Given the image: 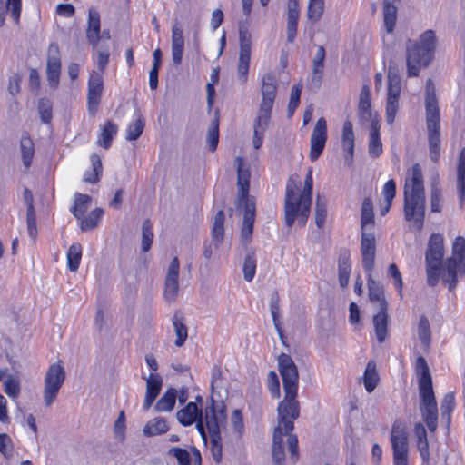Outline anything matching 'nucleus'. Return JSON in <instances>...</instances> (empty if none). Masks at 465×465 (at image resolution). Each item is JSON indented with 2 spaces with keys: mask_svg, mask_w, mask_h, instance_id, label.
Returning <instances> with one entry per match:
<instances>
[{
  "mask_svg": "<svg viewBox=\"0 0 465 465\" xmlns=\"http://www.w3.org/2000/svg\"><path fill=\"white\" fill-rule=\"evenodd\" d=\"M171 48H184L183 30L182 25L175 21L172 25Z\"/></svg>",
  "mask_w": 465,
  "mask_h": 465,
  "instance_id": "obj_54",
  "label": "nucleus"
},
{
  "mask_svg": "<svg viewBox=\"0 0 465 465\" xmlns=\"http://www.w3.org/2000/svg\"><path fill=\"white\" fill-rule=\"evenodd\" d=\"M144 128V119L138 114L134 121L129 124L126 129V139L135 141L143 133Z\"/></svg>",
  "mask_w": 465,
  "mask_h": 465,
  "instance_id": "obj_48",
  "label": "nucleus"
},
{
  "mask_svg": "<svg viewBox=\"0 0 465 465\" xmlns=\"http://www.w3.org/2000/svg\"><path fill=\"white\" fill-rule=\"evenodd\" d=\"M22 9V0H0V27L5 25L6 15H10L15 24H18Z\"/></svg>",
  "mask_w": 465,
  "mask_h": 465,
  "instance_id": "obj_27",
  "label": "nucleus"
},
{
  "mask_svg": "<svg viewBox=\"0 0 465 465\" xmlns=\"http://www.w3.org/2000/svg\"><path fill=\"white\" fill-rule=\"evenodd\" d=\"M169 453L176 458L179 465H201V453L193 447L190 451L179 447L171 448Z\"/></svg>",
  "mask_w": 465,
  "mask_h": 465,
  "instance_id": "obj_25",
  "label": "nucleus"
},
{
  "mask_svg": "<svg viewBox=\"0 0 465 465\" xmlns=\"http://www.w3.org/2000/svg\"><path fill=\"white\" fill-rule=\"evenodd\" d=\"M262 101L254 124V135L252 144L259 149L263 141L264 132L269 125L272 106L276 98L277 81L275 76L269 73L262 79Z\"/></svg>",
  "mask_w": 465,
  "mask_h": 465,
  "instance_id": "obj_4",
  "label": "nucleus"
},
{
  "mask_svg": "<svg viewBox=\"0 0 465 465\" xmlns=\"http://www.w3.org/2000/svg\"><path fill=\"white\" fill-rule=\"evenodd\" d=\"M425 107L430 157L436 163L440 155V112L435 86L430 79L426 82Z\"/></svg>",
  "mask_w": 465,
  "mask_h": 465,
  "instance_id": "obj_7",
  "label": "nucleus"
},
{
  "mask_svg": "<svg viewBox=\"0 0 465 465\" xmlns=\"http://www.w3.org/2000/svg\"><path fill=\"white\" fill-rule=\"evenodd\" d=\"M177 398V391L173 388L168 389L158 400L154 406L157 412H169L173 411Z\"/></svg>",
  "mask_w": 465,
  "mask_h": 465,
  "instance_id": "obj_35",
  "label": "nucleus"
},
{
  "mask_svg": "<svg viewBox=\"0 0 465 465\" xmlns=\"http://www.w3.org/2000/svg\"><path fill=\"white\" fill-rule=\"evenodd\" d=\"M401 93V77L393 73L388 74L387 94L385 103V119L388 124H394L400 109V95Z\"/></svg>",
  "mask_w": 465,
  "mask_h": 465,
  "instance_id": "obj_12",
  "label": "nucleus"
},
{
  "mask_svg": "<svg viewBox=\"0 0 465 465\" xmlns=\"http://www.w3.org/2000/svg\"><path fill=\"white\" fill-rule=\"evenodd\" d=\"M380 127L379 120L376 117L371 118L368 152L373 158L380 156L383 151L382 143L380 138Z\"/></svg>",
  "mask_w": 465,
  "mask_h": 465,
  "instance_id": "obj_26",
  "label": "nucleus"
},
{
  "mask_svg": "<svg viewBox=\"0 0 465 465\" xmlns=\"http://www.w3.org/2000/svg\"><path fill=\"white\" fill-rule=\"evenodd\" d=\"M324 10V0H310L308 5L307 16L309 20L315 23L320 20Z\"/></svg>",
  "mask_w": 465,
  "mask_h": 465,
  "instance_id": "obj_51",
  "label": "nucleus"
},
{
  "mask_svg": "<svg viewBox=\"0 0 465 465\" xmlns=\"http://www.w3.org/2000/svg\"><path fill=\"white\" fill-rule=\"evenodd\" d=\"M46 73L49 85L54 89L57 88L61 73L60 52L57 45L52 44L48 48Z\"/></svg>",
  "mask_w": 465,
  "mask_h": 465,
  "instance_id": "obj_20",
  "label": "nucleus"
},
{
  "mask_svg": "<svg viewBox=\"0 0 465 465\" xmlns=\"http://www.w3.org/2000/svg\"><path fill=\"white\" fill-rule=\"evenodd\" d=\"M419 391L421 400L420 411L430 431H435L438 424V409L432 388L429 367L423 357H418L415 364Z\"/></svg>",
  "mask_w": 465,
  "mask_h": 465,
  "instance_id": "obj_3",
  "label": "nucleus"
},
{
  "mask_svg": "<svg viewBox=\"0 0 465 465\" xmlns=\"http://www.w3.org/2000/svg\"><path fill=\"white\" fill-rule=\"evenodd\" d=\"M86 38L94 48H96L101 39L100 15L94 9H90L86 29Z\"/></svg>",
  "mask_w": 465,
  "mask_h": 465,
  "instance_id": "obj_24",
  "label": "nucleus"
},
{
  "mask_svg": "<svg viewBox=\"0 0 465 465\" xmlns=\"http://www.w3.org/2000/svg\"><path fill=\"white\" fill-rule=\"evenodd\" d=\"M436 48L434 31L427 30L417 41H409L407 49V70L409 76H417L422 67L428 66L433 57Z\"/></svg>",
  "mask_w": 465,
  "mask_h": 465,
  "instance_id": "obj_6",
  "label": "nucleus"
},
{
  "mask_svg": "<svg viewBox=\"0 0 465 465\" xmlns=\"http://www.w3.org/2000/svg\"><path fill=\"white\" fill-rule=\"evenodd\" d=\"M240 50L237 63V79L240 83L245 84L248 81V73L252 54V35L249 30L241 25L239 28Z\"/></svg>",
  "mask_w": 465,
  "mask_h": 465,
  "instance_id": "obj_13",
  "label": "nucleus"
},
{
  "mask_svg": "<svg viewBox=\"0 0 465 465\" xmlns=\"http://www.w3.org/2000/svg\"><path fill=\"white\" fill-rule=\"evenodd\" d=\"M224 213L223 211L220 210L216 213L213 223V229H212V237L213 241L214 242L215 247H218V244L223 241V233H224Z\"/></svg>",
  "mask_w": 465,
  "mask_h": 465,
  "instance_id": "obj_44",
  "label": "nucleus"
},
{
  "mask_svg": "<svg viewBox=\"0 0 465 465\" xmlns=\"http://www.w3.org/2000/svg\"><path fill=\"white\" fill-rule=\"evenodd\" d=\"M201 416L202 409L195 402H189L176 414L178 421L183 426H190L194 422H198Z\"/></svg>",
  "mask_w": 465,
  "mask_h": 465,
  "instance_id": "obj_28",
  "label": "nucleus"
},
{
  "mask_svg": "<svg viewBox=\"0 0 465 465\" xmlns=\"http://www.w3.org/2000/svg\"><path fill=\"white\" fill-rule=\"evenodd\" d=\"M350 254L348 252L341 253L338 261L339 282L341 287L344 288L348 285L351 273Z\"/></svg>",
  "mask_w": 465,
  "mask_h": 465,
  "instance_id": "obj_38",
  "label": "nucleus"
},
{
  "mask_svg": "<svg viewBox=\"0 0 465 465\" xmlns=\"http://www.w3.org/2000/svg\"><path fill=\"white\" fill-rule=\"evenodd\" d=\"M256 272V259L254 254H248L243 262V276L247 282H252Z\"/></svg>",
  "mask_w": 465,
  "mask_h": 465,
  "instance_id": "obj_57",
  "label": "nucleus"
},
{
  "mask_svg": "<svg viewBox=\"0 0 465 465\" xmlns=\"http://www.w3.org/2000/svg\"><path fill=\"white\" fill-rule=\"evenodd\" d=\"M403 212L410 227L421 230L425 218V195H404Z\"/></svg>",
  "mask_w": 465,
  "mask_h": 465,
  "instance_id": "obj_14",
  "label": "nucleus"
},
{
  "mask_svg": "<svg viewBox=\"0 0 465 465\" xmlns=\"http://www.w3.org/2000/svg\"><path fill=\"white\" fill-rule=\"evenodd\" d=\"M163 385V379L158 373H150L146 379V391L143 408L147 411L159 395Z\"/></svg>",
  "mask_w": 465,
  "mask_h": 465,
  "instance_id": "obj_23",
  "label": "nucleus"
},
{
  "mask_svg": "<svg viewBox=\"0 0 465 465\" xmlns=\"http://www.w3.org/2000/svg\"><path fill=\"white\" fill-rule=\"evenodd\" d=\"M92 170L86 171L84 174V182L88 183H95L100 180L103 167L101 159L97 154H92L90 157Z\"/></svg>",
  "mask_w": 465,
  "mask_h": 465,
  "instance_id": "obj_41",
  "label": "nucleus"
},
{
  "mask_svg": "<svg viewBox=\"0 0 465 465\" xmlns=\"http://www.w3.org/2000/svg\"><path fill=\"white\" fill-rule=\"evenodd\" d=\"M153 239V233L152 231V224L149 221H145L143 223L142 228V249L143 252L149 251L151 248Z\"/></svg>",
  "mask_w": 465,
  "mask_h": 465,
  "instance_id": "obj_58",
  "label": "nucleus"
},
{
  "mask_svg": "<svg viewBox=\"0 0 465 465\" xmlns=\"http://www.w3.org/2000/svg\"><path fill=\"white\" fill-rule=\"evenodd\" d=\"M361 223L362 231H367V227L373 223L372 203L370 199H365L362 203Z\"/></svg>",
  "mask_w": 465,
  "mask_h": 465,
  "instance_id": "obj_52",
  "label": "nucleus"
},
{
  "mask_svg": "<svg viewBox=\"0 0 465 465\" xmlns=\"http://www.w3.org/2000/svg\"><path fill=\"white\" fill-rule=\"evenodd\" d=\"M465 274V238L458 236L452 243V253L444 262L442 281L453 291L458 275Z\"/></svg>",
  "mask_w": 465,
  "mask_h": 465,
  "instance_id": "obj_9",
  "label": "nucleus"
},
{
  "mask_svg": "<svg viewBox=\"0 0 465 465\" xmlns=\"http://www.w3.org/2000/svg\"><path fill=\"white\" fill-rule=\"evenodd\" d=\"M64 380V367L59 362L50 365L44 381L43 399L45 406H50L56 400Z\"/></svg>",
  "mask_w": 465,
  "mask_h": 465,
  "instance_id": "obj_10",
  "label": "nucleus"
},
{
  "mask_svg": "<svg viewBox=\"0 0 465 465\" xmlns=\"http://www.w3.org/2000/svg\"><path fill=\"white\" fill-rule=\"evenodd\" d=\"M302 93V85L301 84H295L292 88L290 101L288 104V116L292 117L294 111L298 107L300 104V97Z\"/></svg>",
  "mask_w": 465,
  "mask_h": 465,
  "instance_id": "obj_59",
  "label": "nucleus"
},
{
  "mask_svg": "<svg viewBox=\"0 0 465 465\" xmlns=\"http://www.w3.org/2000/svg\"><path fill=\"white\" fill-rule=\"evenodd\" d=\"M359 114L361 118H371V91L368 85H363L360 94Z\"/></svg>",
  "mask_w": 465,
  "mask_h": 465,
  "instance_id": "obj_42",
  "label": "nucleus"
},
{
  "mask_svg": "<svg viewBox=\"0 0 465 465\" xmlns=\"http://www.w3.org/2000/svg\"><path fill=\"white\" fill-rule=\"evenodd\" d=\"M225 419L224 411L215 410L213 403H212V406L205 409L204 417L201 416L196 423V428L203 438H205V430H207L210 437L219 436L221 428L224 426Z\"/></svg>",
  "mask_w": 465,
  "mask_h": 465,
  "instance_id": "obj_15",
  "label": "nucleus"
},
{
  "mask_svg": "<svg viewBox=\"0 0 465 465\" xmlns=\"http://www.w3.org/2000/svg\"><path fill=\"white\" fill-rule=\"evenodd\" d=\"M325 60V49L320 45L314 54L312 61V80L313 83L319 84L322 78Z\"/></svg>",
  "mask_w": 465,
  "mask_h": 465,
  "instance_id": "obj_34",
  "label": "nucleus"
},
{
  "mask_svg": "<svg viewBox=\"0 0 465 465\" xmlns=\"http://www.w3.org/2000/svg\"><path fill=\"white\" fill-rule=\"evenodd\" d=\"M354 133L352 124L345 121L342 127L341 145L345 152V161L351 163L354 153Z\"/></svg>",
  "mask_w": 465,
  "mask_h": 465,
  "instance_id": "obj_29",
  "label": "nucleus"
},
{
  "mask_svg": "<svg viewBox=\"0 0 465 465\" xmlns=\"http://www.w3.org/2000/svg\"><path fill=\"white\" fill-rule=\"evenodd\" d=\"M399 0H384L383 2V18L386 31L392 33L396 19H397V7L395 3Z\"/></svg>",
  "mask_w": 465,
  "mask_h": 465,
  "instance_id": "obj_33",
  "label": "nucleus"
},
{
  "mask_svg": "<svg viewBox=\"0 0 465 465\" xmlns=\"http://www.w3.org/2000/svg\"><path fill=\"white\" fill-rule=\"evenodd\" d=\"M379 380L380 378L376 369V363L373 361H370L366 365L365 371L362 376L365 390L368 392L373 391L379 382Z\"/></svg>",
  "mask_w": 465,
  "mask_h": 465,
  "instance_id": "obj_36",
  "label": "nucleus"
},
{
  "mask_svg": "<svg viewBox=\"0 0 465 465\" xmlns=\"http://www.w3.org/2000/svg\"><path fill=\"white\" fill-rule=\"evenodd\" d=\"M235 164L237 166L238 180V198L236 204L239 209H244L242 227V237L245 242H248L252 234L253 223L255 217L254 203L248 198L250 185V171L248 166L244 163L243 159L240 156L236 157Z\"/></svg>",
  "mask_w": 465,
  "mask_h": 465,
  "instance_id": "obj_5",
  "label": "nucleus"
},
{
  "mask_svg": "<svg viewBox=\"0 0 465 465\" xmlns=\"http://www.w3.org/2000/svg\"><path fill=\"white\" fill-rule=\"evenodd\" d=\"M425 195L422 169L414 163L406 172L403 195Z\"/></svg>",
  "mask_w": 465,
  "mask_h": 465,
  "instance_id": "obj_18",
  "label": "nucleus"
},
{
  "mask_svg": "<svg viewBox=\"0 0 465 465\" xmlns=\"http://www.w3.org/2000/svg\"><path fill=\"white\" fill-rule=\"evenodd\" d=\"M327 141V123L323 117L316 122L310 141V159L316 161L322 154Z\"/></svg>",
  "mask_w": 465,
  "mask_h": 465,
  "instance_id": "obj_19",
  "label": "nucleus"
},
{
  "mask_svg": "<svg viewBox=\"0 0 465 465\" xmlns=\"http://www.w3.org/2000/svg\"><path fill=\"white\" fill-rule=\"evenodd\" d=\"M82 257V246L79 243L71 245L67 252L68 267L72 272H75L80 265Z\"/></svg>",
  "mask_w": 465,
  "mask_h": 465,
  "instance_id": "obj_50",
  "label": "nucleus"
},
{
  "mask_svg": "<svg viewBox=\"0 0 465 465\" xmlns=\"http://www.w3.org/2000/svg\"><path fill=\"white\" fill-rule=\"evenodd\" d=\"M417 333L422 347L427 349L430 342V327L429 321L424 316L420 317V319Z\"/></svg>",
  "mask_w": 465,
  "mask_h": 465,
  "instance_id": "obj_49",
  "label": "nucleus"
},
{
  "mask_svg": "<svg viewBox=\"0 0 465 465\" xmlns=\"http://www.w3.org/2000/svg\"><path fill=\"white\" fill-rule=\"evenodd\" d=\"M219 141V128L217 122H213L209 127L207 143L212 152L215 151Z\"/></svg>",
  "mask_w": 465,
  "mask_h": 465,
  "instance_id": "obj_62",
  "label": "nucleus"
},
{
  "mask_svg": "<svg viewBox=\"0 0 465 465\" xmlns=\"http://www.w3.org/2000/svg\"><path fill=\"white\" fill-rule=\"evenodd\" d=\"M430 205L432 213H440L443 206L442 192L438 183L431 184Z\"/></svg>",
  "mask_w": 465,
  "mask_h": 465,
  "instance_id": "obj_46",
  "label": "nucleus"
},
{
  "mask_svg": "<svg viewBox=\"0 0 465 465\" xmlns=\"http://www.w3.org/2000/svg\"><path fill=\"white\" fill-rule=\"evenodd\" d=\"M444 237L441 233H432L428 241L425 252L427 282L435 286L440 274H443Z\"/></svg>",
  "mask_w": 465,
  "mask_h": 465,
  "instance_id": "obj_8",
  "label": "nucleus"
},
{
  "mask_svg": "<svg viewBox=\"0 0 465 465\" xmlns=\"http://www.w3.org/2000/svg\"><path fill=\"white\" fill-rule=\"evenodd\" d=\"M297 393L284 391V399L279 403L278 422L274 429L272 438V459L275 464L280 465L284 460V438L293 461L298 459V440L291 434L293 430V422L300 415V405L297 401Z\"/></svg>",
  "mask_w": 465,
  "mask_h": 465,
  "instance_id": "obj_1",
  "label": "nucleus"
},
{
  "mask_svg": "<svg viewBox=\"0 0 465 465\" xmlns=\"http://www.w3.org/2000/svg\"><path fill=\"white\" fill-rule=\"evenodd\" d=\"M278 365L284 391L298 392V371L292 359L282 353L279 356Z\"/></svg>",
  "mask_w": 465,
  "mask_h": 465,
  "instance_id": "obj_16",
  "label": "nucleus"
},
{
  "mask_svg": "<svg viewBox=\"0 0 465 465\" xmlns=\"http://www.w3.org/2000/svg\"><path fill=\"white\" fill-rule=\"evenodd\" d=\"M391 443L393 451V465H409V444L406 426L395 422L391 429Z\"/></svg>",
  "mask_w": 465,
  "mask_h": 465,
  "instance_id": "obj_11",
  "label": "nucleus"
},
{
  "mask_svg": "<svg viewBox=\"0 0 465 465\" xmlns=\"http://www.w3.org/2000/svg\"><path fill=\"white\" fill-rule=\"evenodd\" d=\"M388 322L389 317L387 310H380V312L373 317L375 334L379 342H383L387 338Z\"/></svg>",
  "mask_w": 465,
  "mask_h": 465,
  "instance_id": "obj_31",
  "label": "nucleus"
},
{
  "mask_svg": "<svg viewBox=\"0 0 465 465\" xmlns=\"http://www.w3.org/2000/svg\"><path fill=\"white\" fill-rule=\"evenodd\" d=\"M4 391L11 399H16L20 394V381L14 376H8L4 381Z\"/></svg>",
  "mask_w": 465,
  "mask_h": 465,
  "instance_id": "obj_53",
  "label": "nucleus"
},
{
  "mask_svg": "<svg viewBox=\"0 0 465 465\" xmlns=\"http://www.w3.org/2000/svg\"><path fill=\"white\" fill-rule=\"evenodd\" d=\"M126 419L124 411H121L114 421V438L122 442L125 439V430H126Z\"/></svg>",
  "mask_w": 465,
  "mask_h": 465,
  "instance_id": "obj_56",
  "label": "nucleus"
},
{
  "mask_svg": "<svg viewBox=\"0 0 465 465\" xmlns=\"http://www.w3.org/2000/svg\"><path fill=\"white\" fill-rule=\"evenodd\" d=\"M312 169L309 168L303 184L299 176L292 175L286 183L284 197V221L291 228L296 222L304 226L310 215L312 197Z\"/></svg>",
  "mask_w": 465,
  "mask_h": 465,
  "instance_id": "obj_2",
  "label": "nucleus"
},
{
  "mask_svg": "<svg viewBox=\"0 0 465 465\" xmlns=\"http://www.w3.org/2000/svg\"><path fill=\"white\" fill-rule=\"evenodd\" d=\"M180 262L177 257H173L167 268L164 281L163 296L169 302L176 301L179 292Z\"/></svg>",
  "mask_w": 465,
  "mask_h": 465,
  "instance_id": "obj_17",
  "label": "nucleus"
},
{
  "mask_svg": "<svg viewBox=\"0 0 465 465\" xmlns=\"http://www.w3.org/2000/svg\"><path fill=\"white\" fill-rule=\"evenodd\" d=\"M104 211L101 208L94 209L86 217H81L79 220V225L82 231H90L95 228L102 216Z\"/></svg>",
  "mask_w": 465,
  "mask_h": 465,
  "instance_id": "obj_43",
  "label": "nucleus"
},
{
  "mask_svg": "<svg viewBox=\"0 0 465 465\" xmlns=\"http://www.w3.org/2000/svg\"><path fill=\"white\" fill-rule=\"evenodd\" d=\"M455 408V397L454 394L450 392L445 395L441 402V416L442 419L446 420L449 423L450 420V414Z\"/></svg>",
  "mask_w": 465,
  "mask_h": 465,
  "instance_id": "obj_55",
  "label": "nucleus"
},
{
  "mask_svg": "<svg viewBox=\"0 0 465 465\" xmlns=\"http://www.w3.org/2000/svg\"><path fill=\"white\" fill-rule=\"evenodd\" d=\"M14 446L11 438L5 433H0V452L7 459L13 456Z\"/></svg>",
  "mask_w": 465,
  "mask_h": 465,
  "instance_id": "obj_63",
  "label": "nucleus"
},
{
  "mask_svg": "<svg viewBox=\"0 0 465 465\" xmlns=\"http://www.w3.org/2000/svg\"><path fill=\"white\" fill-rule=\"evenodd\" d=\"M20 152L23 164L25 168H29L35 155V144L28 135L22 136L20 140Z\"/></svg>",
  "mask_w": 465,
  "mask_h": 465,
  "instance_id": "obj_39",
  "label": "nucleus"
},
{
  "mask_svg": "<svg viewBox=\"0 0 465 465\" xmlns=\"http://www.w3.org/2000/svg\"><path fill=\"white\" fill-rule=\"evenodd\" d=\"M172 324L176 336L174 344L177 347H182L188 338V328L183 317L181 314L175 313L173 317Z\"/></svg>",
  "mask_w": 465,
  "mask_h": 465,
  "instance_id": "obj_32",
  "label": "nucleus"
},
{
  "mask_svg": "<svg viewBox=\"0 0 465 465\" xmlns=\"http://www.w3.org/2000/svg\"><path fill=\"white\" fill-rule=\"evenodd\" d=\"M104 89V77L102 73L92 71L88 80V109L94 114L100 103Z\"/></svg>",
  "mask_w": 465,
  "mask_h": 465,
  "instance_id": "obj_21",
  "label": "nucleus"
},
{
  "mask_svg": "<svg viewBox=\"0 0 465 465\" xmlns=\"http://www.w3.org/2000/svg\"><path fill=\"white\" fill-rule=\"evenodd\" d=\"M361 252L362 265L366 271L371 272L375 260V236L372 232L362 231Z\"/></svg>",
  "mask_w": 465,
  "mask_h": 465,
  "instance_id": "obj_22",
  "label": "nucleus"
},
{
  "mask_svg": "<svg viewBox=\"0 0 465 465\" xmlns=\"http://www.w3.org/2000/svg\"><path fill=\"white\" fill-rule=\"evenodd\" d=\"M118 126L114 123L108 121L101 130V134L98 138V144L105 149L111 146L114 137L116 135Z\"/></svg>",
  "mask_w": 465,
  "mask_h": 465,
  "instance_id": "obj_40",
  "label": "nucleus"
},
{
  "mask_svg": "<svg viewBox=\"0 0 465 465\" xmlns=\"http://www.w3.org/2000/svg\"><path fill=\"white\" fill-rule=\"evenodd\" d=\"M388 275L393 279V285L398 290L400 297L402 298V296H403V293H402L403 282H402L401 274L398 267L396 266V264L392 263L389 266Z\"/></svg>",
  "mask_w": 465,
  "mask_h": 465,
  "instance_id": "obj_61",
  "label": "nucleus"
},
{
  "mask_svg": "<svg viewBox=\"0 0 465 465\" xmlns=\"http://www.w3.org/2000/svg\"><path fill=\"white\" fill-rule=\"evenodd\" d=\"M110 54L107 50H98L93 55V59L103 74L108 64Z\"/></svg>",
  "mask_w": 465,
  "mask_h": 465,
  "instance_id": "obj_64",
  "label": "nucleus"
},
{
  "mask_svg": "<svg viewBox=\"0 0 465 465\" xmlns=\"http://www.w3.org/2000/svg\"><path fill=\"white\" fill-rule=\"evenodd\" d=\"M368 286L371 302H375L380 310H387V302L384 297L383 287L373 280H370L368 282Z\"/></svg>",
  "mask_w": 465,
  "mask_h": 465,
  "instance_id": "obj_37",
  "label": "nucleus"
},
{
  "mask_svg": "<svg viewBox=\"0 0 465 465\" xmlns=\"http://www.w3.org/2000/svg\"><path fill=\"white\" fill-rule=\"evenodd\" d=\"M210 438H211L210 450H211L212 457L215 462L220 463L222 461V458H223V445H222L221 435L213 436Z\"/></svg>",
  "mask_w": 465,
  "mask_h": 465,
  "instance_id": "obj_60",
  "label": "nucleus"
},
{
  "mask_svg": "<svg viewBox=\"0 0 465 465\" xmlns=\"http://www.w3.org/2000/svg\"><path fill=\"white\" fill-rule=\"evenodd\" d=\"M91 203V197L87 194L76 193L74 194V204L72 213L75 218L80 219L87 211Z\"/></svg>",
  "mask_w": 465,
  "mask_h": 465,
  "instance_id": "obj_45",
  "label": "nucleus"
},
{
  "mask_svg": "<svg viewBox=\"0 0 465 465\" xmlns=\"http://www.w3.org/2000/svg\"><path fill=\"white\" fill-rule=\"evenodd\" d=\"M327 218V201L318 195L315 203V223L318 228H323Z\"/></svg>",
  "mask_w": 465,
  "mask_h": 465,
  "instance_id": "obj_47",
  "label": "nucleus"
},
{
  "mask_svg": "<svg viewBox=\"0 0 465 465\" xmlns=\"http://www.w3.org/2000/svg\"><path fill=\"white\" fill-rule=\"evenodd\" d=\"M169 429L170 427L165 418L155 417L145 423L143 433L146 437H153L166 433Z\"/></svg>",
  "mask_w": 465,
  "mask_h": 465,
  "instance_id": "obj_30",
  "label": "nucleus"
}]
</instances>
